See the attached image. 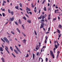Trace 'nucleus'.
I'll list each match as a JSON object with an SVG mask.
<instances>
[{"label": "nucleus", "mask_w": 62, "mask_h": 62, "mask_svg": "<svg viewBox=\"0 0 62 62\" xmlns=\"http://www.w3.org/2000/svg\"><path fill=\"white\" fill-rule=\"evenodd\" d=\"M5 50L7 51V52L8 53V54H10L9 52V51L8 50V47H7V46H5Z\"/></svg>", "instance_id": "1"}, {"label": "nucleus", "mask_w": 62, "mask_h": 62, "mask_svg": "<svg viewBox=\"0 0 62 62\" xmlns=\"http://www.w3.org/2000/svg\"><path fill=\"white\" fill-rule=\"evenodd\" d=\"M36 50H39V47L38 46V45H36Z\"/></svg>", "instance_id": "8"}, {"label": "nucleus", "mask_w": 62, "mask_h": 62, "mask_svg": "<svg viewBox=\"0 0 62 62\" xmlns=\"http://www.w3.org/2000/svg\"><path fill=\"white\" fill-rule=\"evenodd\" d=\"M4 40H5L6 42H7L8 43V44H9V41L8 40V39H7V38H6V37L4 38Z\"/></svg>", "instance_id": "2"}, {"label": "nucleus", "mask_w": 62, "mask_h": 62, "mask_svg": "<svg viewBox=\"0 0 62 62\" xmlns=\"http://www.w3.org/2000/svg\"><path fill=\"white\" fill-rule=\"evenodd\" d=\"M44 10L45 11H46V7H44Z\"/></svg>", "instance_id": "43"}, {"label": "nucleus", "mask_w": 62, "mask_h": 62, "mask_svg": "<svg viewBox=\"0 0 62 62\" xmlns=\"http://www.w3.org/2000/svg\"><path fill=\"white\" fill-rule=\"evenodd\" d=\"M26 10H27V13L28 14H29V12H28V11L27 10V9H26Z\"/></svg>", "instance_id": "39"}, {"label": "nucleus", "mask_w": 62, "mask_h": 62, "mask_svg": "<svg viewBox=\"0 0 62 62\" xmlns=\"http://www.w3.org/2000/svg\"><path fill=\"white\" fill-rule=\"evenodd\" d=\"M46 16H47V15H46V14H45V16H44L45 17H46Z\"/></svg>", "instance_id": "49"}, {"label": "nucleus", "mask_w": 62, "mask_h": 62, "mask_svg": "<svg viewBox=\"0 0 62 62\" xmlns=\"http://www.w3.org/2000/svg\"><path fill=\"white\" fill-rule=\"evenodd\" d=\"M22 41L24 43H25V44L26 43V40L25 39H24L23 40H22Z\"/></svg>", "instance_id": "5"}, {"label": "nucleus", "mask_w": 62, "mask_h": 62, "mask_svg": "<svg viewBox=\"0 0 62 62\" xmlns=\"http://www.w3.org/2000/svg\"><path fill=\"white\" fill-rule=\"evenodd\" d=\"M52 56L53 57V58H54V54L52 55Z\"/></svg>", "instance_id": "34"}, {"label": "nucleus", "mask_w": 62, "mask_h": 62, "mask_svg": "<svg viewBox=\"0 0 62 62\" xmlns=\"http://www.w3.org/2000/svg\"><path fill=\"white\" fill-rule=\"evenodd\" d=\"M34 32L35 34V35H37V33L36 32V31H34Z\"/></svg>", "instance_id": "37"}, {"label": "nucleus", "mask_w": 62, "mask_h": 62, "mask_svg": "<svg viewBox=\"0 0 62 62\" xmlns=\"http://www.w3.org/2000/svg\"><path fill=\"white\" fill-rule=\"evenodd\" d=\"M14 51L15 52V53L16 54H19L18 52V51H17L16 50L14 49Z\"/></svg>", "instance_id": "10"}, {"label": "nucleus", "mask_w": 62, "mask_h": 62, "mask_svg": "<svg viewBox=\"0 0 62 62\" xmlns=\"http://www.w3.org/2000/svg\"><path fill=\"white\" fill-rule=\"evenodd\" d=\"M14 12L13 11H11V14L12 15H13V13Z\"/></svg>", "instance_id": "26"}, {"label": "nucleus", "mask_w": 62, "mask_h": 62, "mask_svg": "<svg viewBox=\"0 0 62 62\" xmlns=\"http://www.w3.org/2000/svg\"><path fill=\"white\" fill-rule=\"evenodd\" d=\"M50 6V4L49 3H48L47 4V6Z\"/></svg>", "instance_id": "60"}, {"label": "nucleus", "mask_w": 62, "mask_h": 62, "mask_svg": "<svg viewBox=\"0 0 62 62\" xmlns=\"http://www.w3.org/2000/svg\"><path fill=\"white\" fill-rule=\"evenodd\" d=\"M45 2V0H44L42 3V4H43L44 3V2Z\"/></svg>", "instance_id": "33"}, {"label": "nucleus", "mask_w": 62, "mask_h": 62, "mask_svg": "<svg viewBox=\"0 0 62 62\" xmlns=\"http://www.w3.org/2000/svg\"><path fill=\"white\" fill-rule=\"evenodd\" d=\"M4 5H5V3H3V2L2 3V6H4Z\"/></svg>", "instance_id": "50"}, {"label": "nucleus", "mask_w": 62, "mask_h": 62, "mask_svg": "<svg viewBox=\"0 0 62 62\" xmlns=\"http://www.w3.org/2000/svg\"><path fill=\"white\" fill-rule=\"evenodd\" d=\"M16 8V9H18V10H19V8H18V6H16L15 7Z\"/></svg>", "instance_id": "22"}, {"label": "nucleus", "mask_w": 62, "mask_h": 62, "mask_svg": "<svg viewBox=\"0 0 62 62\" xmlns=\"http://www.w3.org/2000/svg\"><path fill=\"white\" fill-rule=\"evenodd\" d=\"M61 36V35H59L58 38H60Z\"/></svg>", "instance_id": "61"}, {"label": "nucleus", "mask_w": 62, "mask_h": 62, "mask_svg": "<svg viewBox=\"0 0 62 62\" xmlns=\"http://www.w3.org/2000/svg\"><path fill=\"white\" fill-rule=\"evenodd\" d=\"M59 52H60L59 51H58L57 52V56H56L57 58H58V56L59 55Z\"/></svg>", "instance_id": "6"}, {"label": "nucleus", "mask_w": 62, "mask_h": 62, "mask_svg": "<svg viewBox=\"0 0 62 62\" xmlns=\"http://www.w3.org/2000/svg\"><path fill=\"white\" fill-rule=\"evenodd\" d=\"M44 25L43 24H41V26L40 27V29H41V28H43V27H44V26H43Z\"/></svg>", "instance_id": "12"}, {"label": "nucleus", "mask_w": 62, "mask_h": 62, "mask_svg": "<svg viewBox=\"0 0 62 62\" xmlns=\"http://www.w3.org/2000/svg\"><path fill=\"white\" fill-rule=\"evenodd\" d=\"M27 22L30 23H31V20L29 19H28V20L27 21Z\"/></svg>", "instance_id": "11"}, {"label": "nucleus", "mask_w": 62, "mask_h": 62, "mask_svg": "<svg viewBox=\"0 0 62 62\" xmlns=\"http://www.w3.org/2000/svg\"><path fill=\"white\" fill-rule=\"evenodd\" d=\"M40 23H42V24H43V25H44V22H40Z\"/></svg>", "instance_id": "36"}, {"label": "nucleus", "mask_w": 62, "mask_h": 62, "mask_svg": "<svg viewBox=\"0 0 62 62\" xmlns=\"http://www.w3.org/2000/svg\"><path fill=\"white\" fill-rule=\"evenodd\" d=\"M46 62H47V61H48V58H46Z\"/></svg>", "instance_id": "40"}, {"label": "nucleus", "mask_w": 62, "mask_h": 62, "mask_svg": "<svg viewBox=\"0 0 62 62\" xmlns=\"http://www.w3.org/2000/svg\"><path fill=\"white\" fill-rule=\"evenodd\" d=\"M35 54H33V59L34 60L35 57Z\"/></svg>", "instance_id": "27"}, {"label": "nucleus", "mask_w": 62, "mask_h": 62, "mask_svg": "<svg viewBox=\"0 0 62 62\" xmlns=\"http://www.w3.org/2000/svg\"><path fill=\"white\" fill-rule=\"evenodd\" d=\"M58 18L59 20H60V17H59V16H58Z\"/></svg>", "instance_id": "58"}, {"label": "nucleus", "mask_w": 62, "mask_h": 62, "mask_svg": "<svg viewBox=\"0 0 62 62\" xmlns=\"http://www.w3.org/2000/svg\"><path fill=\"white\" fill-rule=\"evenodd\" d=\"M19 5H20V7H21V8L22 7V4H21V3H20Z\"/></svg>", "instance_id": "29"}, {"label": "nucleus", "mask_w": 62, "mask_h": 62, "mask_svg": "<svg viewBox=\"0 0 62 62\" xmlns=\"http://www.w3.org/2000/svg\"><path fill=\"white\" fill-rule=\"evenodd\" d=\"M57 30L58 31V33H59L60 34V31H59V30L58 29H57Z\"/></svg>", "instance_id": "30"}, {"label": "nucleus", "mask_w": 62, "mask_h": 62, "mask_svg": "<svg viewBox=\"0 0 62 62\" xmlns=\"http://www.w3.org/2000/svg\"><path fill=\"white\" fill-rule=\"evenodd\" d=\"M47 43V40L45 39V43Z\"/></svg>", "instance_id": "48"}, {"label": "nucleus", "mask_w": 62, "mask_h": 62, "mask_svg": "<svg viewBox=\"0 0 62 62\" xmlns=\"http://www.w3.org/2000/svg\"><path fill=\"white\" fill-rule=\"evenodd\" d=\"M47 36H46L45 37L46 40H47Z\"/></svg>", "instance_id": "47"}, {"label": "nucleus", "mask_w": 62, "mask_h": 62, "mask_svg": "<svg viewBox=\"0 0 62 62\" xmlns=\"http://www.w3.org/2000/svg\"><path fill=\"white\" fill-rule=\"evenodd\" d=\"M39 52H38L37 54V55L38 56L39 55Z\"/></svg>", "instance_id": "46"}, {"label": "nucleus", "mask_w": 62, "mask_h": 62, "mask_svg": "<svg viewBox=\"0 0 62 62\" xmlns=\"http://www.w3.org/2000/svg\"><path fill=\"white\" fill-rule=\"evenodd\" d=\"M8 10L9 13H10L11 12H10V10H9V9H8Z\"/></svg>", "instance_id": "41"}, {"label": "nucleus", "mask_w": 62, "mask_h": 62, "mask_svg": "<svg viewBox=\"0 0 62 62\" xmlns=\"http://www.w3.org/2000/svg\"><path fill=\"white\" fill-rule=\"evenodd\" d=\"M11 33H12V34H13V35H15V33H14V32H13V31H11Z\"/></svg>", "instance_id": "24"}, {"label": "nucleus", "mask_w": 62, "mask_h": 62, "mask_svg": "<svg viewBox=\"0 0 62 62\" xmlns=\"http://www.w3.org/2000/svg\"><path fill=\"white\" fill-rule=\"evenodd\" d=\"M15 23L16 24V25H18V23H17V22H16L15 21Z\"/></svg>", "instance_id": "38"}, {"label": "nucleus", "mask_w": 62, "mask_h": 62, "mask_svg": "<svg viewBox=\"0 0 62 62\" xmlns=\"http://www.w3.org/2000/svg\"><path fill=\"white\" fill-rule=\"evenodd\" d=\"M19 22H18L19 23H20V24H21L22 23V22H21V21L20 19H19Z\"/></svg>", "instance_id": "15"}, {"label": "nucleus", "mask_w": 62, "mask_h": 62, "mask_svg": "<svg viewBox=\"0 0 62 62\" xmlns=\"http://www.w3.org/2000/svg\"><path fill=\"white\" fill-rule=\"evenodd\" d=\"M3 3H6V1H5L3 0Z\"/></svg>", "instance_id": "45"}, {"label": "nucleus", "mask_w": 62, "mask_h": 62, "mask_svg": "<svg viewBox=\"0 0 62 62\" xmlns=\"http://www.w3.org/2000/svg\"><path fill=\"white\" fill-rule=\"evenodd\" d=\"M41 22H45L44 20L43 19V20L42 19V20L41 19Z\"/></svg>", "instance_id": "42"}, {"label": "nucleus", "mask_w": 62, "mask_h": 62, "mask_svg": "<svg viewBox=\"0 0 62 62\" xmlns=\"http://www.w3.org/2000/svg\"><path fill=\"white\" fill-rule=\"evenodd\" d=\"M0 51L1 52H2L4 51L3 49V48L2 47H0Z\"/></svg>", "instance_id": "9"}, {"label": "nucleus", "mask_w": 62, "mask_h": 62, "mask_svg": "<svg viewBox=\"0 0 62 62\" xmlns=\"http://www.w3.org/2000/svg\"><path fill=\"white\" fill-rule=\"evenodd\" d=\"M48 29V31H50V27Z\"/></svg>", "instance_id": "54"}, {"label": "nucleus", "mask_w": 62, "mask_h": 62, "mask_svg": "<svg viewBox=\"0 0 62 62\" xmlns=\"http://www.w3.org/2000/svg\"><path fill=\"white\" fill-rule=\"evenodd\" d=\"M14 17L13 16L12 18H11L9 19V20L10 21V22H12V21H13V20H14Z\"/></svg>", "instance_id": "3"}, {"label": "nucleus", "mask_w": 62, "mask_h": 62, "mask_svg": "<svg viewBox=\"0 0 62 62\" xmlns=\"http://www.w3.org/2000/svg\"><path fill=\"white\" fill-rule=\"evenodd\" d=\"M58 10H59L58 9H57V10H54L55 13H56V12L57 11H58Z\"/></svg>", "instance_id": "18"}, {"label": "nucleus", "mask_w": 62, "mask_h": 62, "mask_svg": "<svg viewBox=\"0 0 62 62\" xmlns=\"http://www.w3.org/2000/svg\"><path fill=\"white\" fill-rule=\"evenodd\" d=\"M58 27L59 28H60L61 29H62V26H61V25L59 24V25Z\"/></svg>", "instance_id": "7"}, {"label": "nucleus", "mask_w": 62, "mask_h": 62, "mask_svg": "<svg viewBox=\"0 0 62 62\" xmlns=\"http://www.w3.org/2000/svg\"><path fill=\"white\" fill-rule=\"evenodd\" d=\"M31 7L32 8H34L35 6L33 4V3H32L31 4Z\"/></svg>", "instance_id": "20"}, {"label": "nucleus", "mask_w": 62, "mask_h": 62, "mask_svg": "<svg viewBox=\"0 0 62 62\" xmlns=\"http://www.w3.org/2000/svg\"><path fill=\"white\" fill-rule=\"evenodd\" d=\"M46 48V46H43L42 48V49H43V48Z\"/></svg>", "instance_id": "52"}, {"label": "nucleus", "mask_w": 62, "mask_h": 62, "mask_svg": "<svg viewBox=\"0 0 62 62\" xmlns=\"http://www.w3.org/2000/svg\"><path fill=\"white\" fill-rule=\"evenodd\" d=\"M10 48L11 51H13V48H12V47L10 46Z\"/></svg>", "instance_id": "21"}, {"label": "nucleus", "mask_w": 62, "mask_h": 62, "mask_svg": "<svg viewBox=\"0 0 62 62\" xmlns=\"http://www.w3.org/2000/svg\"><path fill=\"white\" fill-rule=\"evenodd\" d=\"M23 19L24 20H26V17H25V16L23 17Z\"/></svg>", "instance_id": "23"}, {"label": "nucleus", "mask_w": 62, "mask_h": 62, "mask_svg": "<svg viewBox=\"0 0 62 62\" xmlns=\"http://www.w3.org/2000/svg\"><path fill=\"white\" fill-rule=\"evenodd\" d=\"M29 56V54H26V55L25 56L26 57H28Z\"/></svg>", "instance_id": "25"}, {"label": "nucleus", "mask_w": 62, "mask_h": 62, "mask_svg": "<svg viewBox=\"0 0 62 62\" xmlns=\"http://www.w3.org/2000/svg\"><path fill=\"white\" fill-rule=\"evenodd\" d=\"M54 44H55V43H56V41H54Z\"/></svg>", "instance_id": "53"}, {"label": "nucleus", "mask_w": 62, "mask_h": 62, "mask_svg": "<svg viewBox=\"0 0 62 62\" xmlns=\"http://www.w3.org/2000/svg\"><path fill=\"white\" fill-rule=\"evenodd\" d=\"M50 52L51 55H52L54 54H53V52H52V51H50Z\"/></svg>", "instance_id": "13"}, {"label": "nucleus", "mask_w": 62, "mask_h": 62, "mask_svg": "<svg viewBox=\"0 0 62 62\" xmlns=\"http://www.w3.org/2000/svg\"><path fill=\"white\" fill-rule=\"evenodd\" d=\"M21 14H22V15H23V13L22 12H21Z\"/></svg>", "instance_id": "63"}, {"label": "nucleus", "mask_w": 62, "mask_h": 62, "mask_svg": "<svg viewBox=\"0 0 62 62\" xmlns=\"http://www.w3.org/2000/svg\"><path fill=\"white\" fill-rule=\"evenodd\" d=\"M26 8L27 10H28L29 11H31L30 9V8H28V7H26Z\"/></svg>", "instance_id": "14"}, {"label": "nucleus", "mask_w": 62, "mask_h": 62, "mask_svg": "<svg viewBox=\"0 0 62 62\" xmlns=\"http://www.w3.org/2000/svg\"><path fill=\"white\" fill-rule=\"evenodd\" d=\"M1 60L2 61V62H5V60H4V59L3 58H1Z\"/></svg>", "instance_id": "16"}, {"label": "nucleus", "mask_w": 62, "mask_h": 62, "mask_svg": "<svg viewBox=\"0 0 62 62\" xmlns=\"http://www.w3.org/2000/svg\"><path fill=\"white\" fill-rule=\"evenodd\" d=\"M15 46V47H16L17 50L19 52V53H21V51H20V50H19V49L18 48V47H17V46Z\"/></svg>", "instance_id": "4"}, {"label": "nucleus", "mask_w": 62, "mask_h": 62, "mask_svg": "<svg viewBox=\"0 0 62 62\" xmlns=\"http://www.w3.org/2000/svg\"><path fill=\"white\" fill-rule=\"evenodd\" d=\"M25 15H26V16H27V17H28V18H29V16H28V15H27V14H25Z\"/></svg>", "instance_id": "32"}, {"label": "nucleus", "mask_w": 62, "mask_h": 62, "mask_svg": "<svg viewBox=\"0 0 62 62\" xmlns=\"http://www.w3.org/2000/svg\"><path fill=\"white\" fill-rule=\"evenodd\" d=\"M2 15L3 17L5 16V14L4 13H2Z\"/></svg>", "instance_id": "35"}, {"label": "nucleus", "mask_w": 62, "mask_h": 62, "mask_svg": "<svg viewBox=\"0 0 62 62\" xmlns=\"http://www.w3.org/2000/svg\"><path fill=\"white\" fill-rule=\"evenodd\" d=\"M50 33L49 32H46V34H48V33Z\"/></svg>", "instance_id": "55"}, {"label": "nucleus", "mask_w": 62, "mask_h": 62, "mask_svg": "<svg viewBox=\"0 0 62 62\" xmlns=\"http://www.w3.org/2000/svg\"><path fill=\"white\" fill-rule=\"evenodd\" d=\"M42 18H45V17L44 16V15L43 16H42Z\"/></svg>", "instance_id": "59"}, {"label": "nucleus", "mask_w": 62, "mask_h": 62, "mask_svg": "<svg viewBox=\"0 0 62 62\" xmlns=\"http://www.w3.org/2000/svg\"><path fill=\"white\" fill-rule=\"evenodd\" d=\"M19 9L23 11V9H22L21 8H20Z\"/></svg>", "instance_id": "64"}, {"label": "nucleus", "mask_w": 62, "mask_h": 62, "mask_svg": "<svg viewBox=\"0 0 62 62\" xmlns=\"http://www.w3.org/2000/svg\"><path fill=\"white\" fill-rule=\"evenodd\" d=\"M34 11L35 12H37V10H34Z\"/></svg>", "instance_id": "51"}, {"label": "nucleus", "mask_w": 62, "mask_h": 62, "mask_svg": "<svg viewBox=\"0 0 62 62\" xmlns=\"http://www.w3.org/2000/svg\"><path fill=\"white\" fill-rule=\"evenodd\" d=\"M42 18V16H40L39 17H38V19H41Z\"/></svg>", "instance_id": "28"}, {"label": "nucleus", "mask_w": 62, "mask_h": 62, "mask_svg": "<svg viewBox=\"0 0 62 62\" xmlns=\"http://www.w3.org/2000/svg\"><path fill=\"white\" fill-rule=\"evenodd\" d=\"M56 50V48H54L53 50Z\"/></svg>", "instance_id": "56"}, {"label": "nucleus", "mask_w": 62, "mask_h": 62, "mask_svg": "<svg viewBox=\"0 0 62 62\" xmlns=\"http://www.w3.org/2000/svg\"><path fill=\"white\" fill-rule=\"evenodd\" d=\"M12 55H13V56L14 57H16V56H15V55H14L12 53Z\"/></svg>", "instance_id": "31"}, {"label": "nucleus", "mask_w": 62, "mask_h": 62, "mask_svg": "<svg viewBox=\"0 0 62 62\" xmlns=\"http://www.w3.org/2000/svg\"><path fill=\"white\" fill-rule=\"evenodd\" d=\"M29 13L30 14H31V15H32V12H29Z\"/></svg>", "instance_id": "44"}, {"label": "nucleus", "mask_w": 62, "mask_h": 62, "mask_svg": "<svg viewBox=\"0 0 62 62\" xmlns=\"http://www.w3.org/2000/svg\"><path fill=\"white\" fill-rule=\"evenodd\" d=\"M9 40L10 41H11V40H12V39H9Z\"/></svg>", "instance_id": "62"}, {"label": "nucleus", "mask_w": 62, "mask_h": 62, "mask_svg": "<svg viewBox=\"0 0 62 62\" xmlns=\"http://www.w3.org/2000/svg\"><path fill=\"white\" fill-rule=\"evenodd\" d=\"M55 47L56 48V49H57V48H58V47H57V45H56V44L55 45H54Z\"/></svg>", "instance_id": "17"}, {"label": "nucleus", "mask_w": 62, "mask_h": 62, "mask_svg": "<svg viewBox=\"0 0 62 62\" xmlns=\"http://www.w3.org/2000/svg\"><path fill=\"white\" fill-rule=\"evenodd\" d=\"M16 29L17 30V31H18V32L19 33H21V32H20V30H19V29H18V28H16Z\"/></svg>", "instance_id": "19"}, {"label": "nucleus", "mask_w": 62, "mask_h": 62, "mask_svg": "<svg viewBox=\"0 0 62 62\" xmlns=\"http://www.w3.org/2000/svg\"><path fill=\"white\" fill-rule=\"evenodd\" d=\"M41 10H40V9L39 10V13H40V11Z\"/></svg>", "instance_id": "57"}]
</instances>
